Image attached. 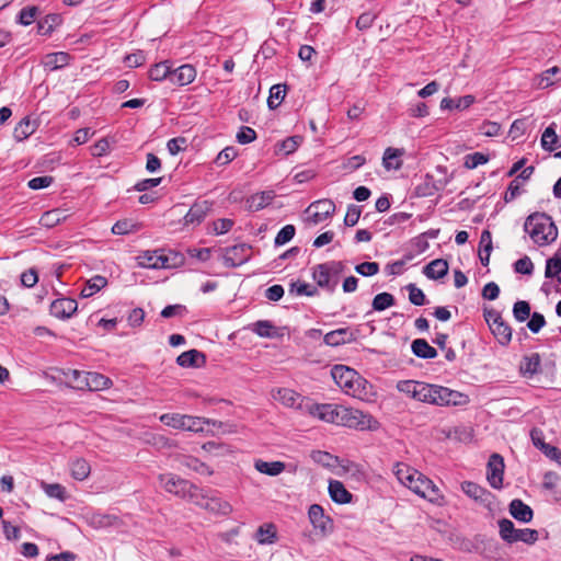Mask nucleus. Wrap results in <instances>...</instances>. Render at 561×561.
I'll use <instances>...</instances> for the list:
<instances>
[{
    "instance_id": "1",
    "label": "nucleus",
    "mask_w": 561,
    "mask_h": 561,
    "mask_svg": "<svg viewBox=\"0 0 561 561\" xmlns=\"http://www.w3.org/2000/svg\"><path fill=\"white\" fill-rule=\"evenodd\" d=\"M397 389L420 402L434 405H465L469 402V398L465 393L415 380H401L397 383Z\"/></svg>"
},
{
    "instance_id": "2",
    "label": "nucleus",
    "mask_w": 561,
    "mask_h": 561,
    "mask_svg": "<svg viewBox=\"0 0 561 561\" xmlns=\"http://www.w3.org/2000/svg\"><path fill=\"white\" fill-rule=\"evenodd\" d=\"M524 231L537 247H547L553 243L559 230L551 216L536 211L530 214L524 222Z\"/></svg>"
},
{
    "instance_id": "3",
    "label": "nucleus",
    "mask_w": 561,
    "mask_h": 561,
    "mask_svg": "<svg viewBox=\"0 0 561 561\" xmlns=\"http://www.w3.org/2000/svg\"><path fill=\"white\" fill-rule=\"evenodd\" d=\"M331 376L335 383L348 396L360 400H369L373 396V386L347 366L335 365L331 369Z\"/></svg>"
},
{
    "instance_id": "4",
    "label": "nucleus",
    "mask_w": 561,
    "mask_h": 561,
    "mask_svg": "<svg viewBox=\"0 0 561 561\" xmlns=\"http://www.w3.org/2000/svg\"><path fill=\"white\" fill-rule=\"evenodd\" d=\"M343 405L334 403H316L311 400L299 403V410L319 421L339 425Z\"/></svg>"
},
{
    "instance_id": "5",
    "label": "nucleus",
    "mask_w": 561,
    "mask_h": 561,
    "mask_svg": "<svg viewBox=\"0 0 561 561\" xmlns=\"http://www.w3.org/2000/svg\"><path fill=\"white\" fill-rule=\"evenodd\" d=\"M181 261L179 254L163 250H147L137 256V263L140 267L145 268H172L175 267Z\"/></svg>"
},
{
    "instance_id": "6",
    "label": "nucleus",
    "mask_w": 561,
    "mask_h": 561,
    "mask_svg": "<svg viewBox=\"0 0 561 561\" xmlns=\"http://www.w3.org/2000/svg\"><path fill=\"white\" fill-rule=\"evenodd\" d=\"M497 524L499 535L501 539L507 543L520 541L527 545H534L539 538L537 530L530 528H515L514 523L507 518L500 519Z\"/></svg>"
},
{
    "instance_id": "7",
    "label": "nucleus",
    "mask_w": 561,
    "mask_h": 561,
    "mask_svg": "<svg viewBox=\"0 0 561 561\" xmlns=\"http://www.w3.org/2000/svg\"><path fill=\"white\" fill-rule=\"evenodd\" d=\"M340 416L341 420L339 425L357 431H375L379 426L378 421L370 414L345 405H343Z\"/></svg>"
},
{
    "instance_id": "8",
    "label": "nucleus",
    "mask_w": 561,
    "mask_h": 561,
    "mask_svg": "<svg viewBox=\"0 0 561 561\" xmlns=\"http://www.w3.org/2000/svg\"><path fill=\"white\" fill-rule=\"evenodd\" d=\"M160 421L169 427L196 433L203 432L204 425L210 423L209 420L204 417L180 413H164L160 416Z\"/></svg>"
},
{
    "instance_id": "9",
    "label": "nucleus",
    "mask_w": 561,
    "mask_h": 561,
    "mask_svg": "<svg viewBox=\"0 0 561 561\" xmlns=\"http://www.w3.org/2000/svg\"><path fill=\"white\" fill-rule=\"evenodd\" d=\"M413 492L431 503L443 505L445 497L440 490L434 484V482L420 472V478L415 485H413Z\"/></svg>"
},
{
    "instance_id": "10",
    "label": "nucleus",
    "mask_w": 561,
    "mask_h": 561,
    "mask_svg": "<svg viewBox=\"0 0 561 561\" xmlns=\"http://www.w3.org/2000/svg\"><path fill=\"white\" fill-rule=\"evenodd\" d=\"M252 255L249 244L240 243L224 250L222 262L227 267H237L247 263Z\"/></svg>"
},
{
    "instance_id": "11",
    "label": "nucleus",
    "mask_w": 561,
    "mask_h": 561,
    "mask_svg": "<svg viewBox=\"0 0 561 561\" xmlns=\"http://www.w3.org/2000/svg\"><path fill=\"white\" fill-rule=\"evenodd\" d=\"M307 211L309 213V220L313 225H318L334 214L335 204L328 198L319 199L313 202Z\"/></svg>"
},
{
    "instance_id": "12",
    "label": "nucleus",
    "mask_w": 561,
    "mask_h": 561,
    "mask_svg": "<svg viewBox=\"0 0 561 561\" xmlns=\"http://www.w3.org/2000/svg\"><path fill=\"white\" fill-rule=\"evenodd\" d=\"M504 460L499 454H492L486 466V480L494 489H501L503 485Z\"/></svg>"
},
{
    "instance_id": "13",
    "label": "nucleus",
    "mask_w": 561,
    "mask_h": 561,
    "mask_svg": "<svg viewBox=\"0 0 561 561\" xmlns=\"http://www.w3.org/2000/svg\"><path fill=\"white\" fill-rule=\"evenodd\" d=\"M308 517L313 528L322 535L332 530V519L324 514V510L319 504H312L308 510Z\"/></svg>"
},
{
    "instance_id": "14",
    "label": "nucleus",
    "mask_w": 561,
    "mask_h": 561,
    "mask_svg": "<svg viewBox=\"0 0 561 561\" xmlns=\"http://www.w3.org/2000/svg\"><path fill=\"white\" fill-rule=\"evenodd\" d=\"M84 519L87 524L94 529L116 528L122 525L121 519L116 515L100 512L87 513Z\"/></svg>"
},
{
    "instance_id": "15",
    "label": "nucleus",
    "mask_w": 561,
    "mask_h": 561,
    "mask_svg": "<svg viewBox=\"0 0 561 561\" xmlns=\"http://www.w3.org/2000/svg\"><path fill=\"white\" fill-rule=\"evenodd\" d=\"M161 486L169 493L182 497L190 482L173 473H164L159 476Z\"/></svg>"
},
{
    "instance_id": "16",
    "label": "nucleus",
    "mask_w": 561,
    "mask_h": 561,
    "mask_svg": "<svg viewBox=\"0 0 561 561\" xmlns=\"http://www.w3.org/2000/svg\"><path fill=\"white\" fill-rule=\"evenodd\" d=\"M393 473L399 482L411 491H413V485H415L420 478V472L416 469L403 462H397L393 466Z\"/></svg>"
},
{
    "instance_id": "17",
    "label": "nucleus",
    "mask_w": 561,
    "mask_h": 561,
    "mask_svg": "<svg viewBox=\"0 0 561 561\" xmlns=\"http://www.w3.org/2000/svg\"><path fill=\"white\" fill-rule=\"evenodd\" d=\"M78 308V304L71 298H59L51 302L50 314L58 319H69Z\"/></svg>"
},
{
    "instance_id": "18",
    "label": "nucleus",
    "mask_w": 561,
    "mask_h": 561,
    "mask_svg": "<svg viewBox=\"0 0 561 561\" xmlns=\"http://www.w3.org/2000/svg\"><path fill=\"white\" fill-rule=\"evenodd\" d=\"M462 492L470 499L481 504H489L491 502L492 494L483 486L471 482L465 481L461 483Z\"/></svg>"
},
{
    "instance_id": "19",
    "label": "nucleus",
    "mask_w": 561,
    "mask_h": 561,
    "mask_svg": "<svg viewBox=\"0 0 561 561\" xmlns=\"http://www.w3.org/2000/svg\"><path fill=\"white\" fill-rule=\"evenodd\" d=\"M312 278L319 287L324 288L329 293H333L337 285V279H332L324 264H318L312 268Z\"/></svg>"
},
{
    "instance_id": "20",
    "label": "nucleus",
    "mask_w": 561,
    "mask_h": 561,
    "mask_svg": "<svg viewBox=\"0 0 561 561\" xmlns=\"http://www.w3.org/2000/svg\"><path fill=\"white\" fill-rule=\"evenodd\" d=\"M274 400L279 401L285 407L299 409V403L306 402L300 394L288 388H279L272 392Z\"/></svg>"
},
{
    "instance_id": "21",
    "label": "nucleus",
    "mask_w": 561,
    "mask_h": 561,
    "mask_svg": "<svg viewBox=\"0 0 561 561\" xmlns=\"http://www.w3.org/2000/svg\"><path fill=\"white\" fill-rule=\"evenodd\" d=\"M210 210V204L207 201L195 203L184 216L185 225H198Z\"/></svg>"
},
{
    "instance_id": "22",
    "label": "nucleus",
    "mask_w": 561,
    "mask_h": 561,
    "mask_svg": "<svg viewBox=\"0 0 561 561\" xmlns=\"http://www.w3.org/2000/svg\"><path fill=\"white\" fill-rule=\"evenodd\" d=\"M508 511L516 520L522 523H529L534 517L531 507L518 499L510 503Z\"/></svg>"
},
{
    "instance_id": "23",
    "label": "nucleus",
    "mask_w": 561,
    "mask_h": 561,
    "mask_svg": "<svg viewBox=\"0 0 561 561\" xmlns=\"http://www.w3.org/2000/svg\"><path fill=\"white\" fill-rule=\"evenodd\" d=\"M196 78V70L192 65H182L171 73V82L178 85H187Z\"/></svg>"
},
{
    "instance_id": "24",
    "label": "nucleus",
    "mask_w": 561,
    "mask_h": 561,
    "mask_svg": "<svg viewBox=\"0 0 561 561\" xmlns=\"http://www.w3.org/2000/svg\"><path fill=\"white\" fill-rule=\"evenodd\" d=\"M253 538L259 545H273L277 541V529L272 523H265L259 526Z\"/></svg>"
},
{
    "instance_id": "25",
    "label": "nucleus",
    "mask_w": 561,
    "mask_h": 561,
    "mask_svg": "<svg viewBox=\"0 0 561 561\" xmlns=\"http://www.w3.org/2000/svg\"><path fill=\"white\" fill-rule=\"evenodd\" d=\"M82 382H84V388H88L91 391L108 389L113 383L108 377L95 371H88L85 380Z\"/></svg>"
},
{
    "instance_id": "26",
    "label": "nucleus",
    "mask_w": 561,
    "mask_h": 561,
    "mask_svg": "<svg viewBox=\"0 0 561 561\" xmlns=\"http://www.w3.org/2000/svg\"><path fill=\"white\" fill-rule=\"evenodd\" d=\"M70 55L65 51L47 54L43 58V66L47 71H55L66 67L69 64Z\"/></svg>"
},
{
    "instance_id": "27",
    "label": "nucleus",
    "mask_w": 561,
    "mask_h": 561,
    "mask_svg": "<svg viewBox=\"0 0 561 561\" xmlns=\"http://www.w3.org/2000/svg\"><path fill=\"white\" fill-rule=\"evenodd\" d=\"M274 197L275 194L273 191H264L253 194L247 199V207L250 211H259L270 205Z\"/></svg>"
},
{
    "instance_id": "28",
    "label": "nucleus",
    "mask_w": 561,
    "mask_h": 561,
    "mask_svg": "<svg viewBox=\"0 0 561 561\" xmlns=\"http://www.w3.org/2000/svg\"><path fill=\"white\" fill-rule=\"evenodd\" d=\"M324 343L330 346H339L355 340V335L347 328L331 331L324 335Z\"/></svg>"
},
{
    "instance_id": "29",
    "label": "nucleus",
    "mask_w": 561,
    "mask_h": 561,
    "mask_svg": "<svg viewBox=\"0 0 561 561\" xmlns=\"http://www.w3.org/2000/svg\"><path fill=\"white\" fill-rule=\"evenodd\" d=\"M329 494L335 503L346 504L352 500V494L345 489L344 484L337 480L329 482Z\"/></svg>"
},
{
    "instance_id": "30",
    "label": "nucleus",
    "mask_w": 561,
    "mask_h": 561,
    "mask_svg": "<svg viewBox=\"0 0 561 561\" xmlns=\"http://www.w3.org/2000/svg\"><path fill=\"white\" fill-rule=\"evenodd\" d=\"M556 128L557 124L552 123L543 130L541 135V147L546 151L551 152L561 147V141L557 135Z\"/></svg>"
},
{
    "instance_id": "31",
    "label": "nucleus",
    "mask_w": 561,
    "mask_h": 561,
    "mask_svg": "<svg viewBox=\"0 0 561 561\" xmlns=\"http://www.w3.org/2000/svg\"><path fill=\"white\" fill-rule=\"evenodd\" d=\"M448 272V263L443 259L430 262L423 270L424 275L430 279H439Z\"/></svg>"
},
{
    "instance_id": "32",
    "label": "nucleus",
    "mask_w": 561,
    "mask_h": 561,
    "mask_svg": "<svg viewBox=\"0 0 561 561\" xmlns=\"http://www.w3.org/2000/svg\"><path fill=\"white\" fill-rule=\"evenodd\" d=\"M404 154L403 149L387 148L383 153L382 163L387 170H399L402 165L400 158Z\"/></svg>"
},
{
    "instance_id": "33",
    "label": "nucleus",
    "mask_w": 561,
    "mask_h": 561,
    "mask_svg": "<svg viewBox=\"0 0 561 561\" xmlns=\"http://www.w3.org/2000/svg\"><path fill=\"white\" fill-rule=\"evenodd\" d=\"M411 348L413 354L420 358L431 359L437 356L436 350L423 339L414 340L411 344Z\"/></svg>"
},
{
    "instance_id": "34",
    "label": "nucleus",
    "mask_w": 561,
    "mask_h": 561,
    "mask_svg": "<svg viewBox=\"0 0 561 561\" xmlns=\"http://www.w3.org/2000/svg\"><path fill=\"white\" fill-rule=\"evenodd\" d=\"M254 468L264 474L275 477L280 474L285 470V463L282 461H264V460H256L254 462Z\"/></svg>"
},
{
    "instance_id": "35",
    "label": "nucleus",
    "mask_w": 561,
    "mask_h": 561,
    "mask_svg": "<svg viewBox=\"0 0 561 561\" xmlns=\"http://www.w3.org/2000/svg\"><path fill=\"white\" fill-rule=\"evenodd\" d=\"M202 508L207 510L209 512L219 513L222 515H227L232 511V507L228 502L222 501L218 497L209 496L208 494L206 495Z\"/></svg>"
},
{
    "instance_id": "36",
    "label": "nucleus",
    "mask_w": 561,
    "mask_h": 561,
    "mask_svg": "<svg viewBox=\"0 0 561 561\" xmlns=\"http://www.w3.org/2000/svg\"><path fill=\"white\" fill-rule=\"evenodd\" d=\"M107 285V279L102 275H95L89 280H87L85 285L81 289V296L83 298L92 297L94 294L100 291Z\"/></svg>"
},
{
    "instance_id": "37",
    "label": "nucleus",
    "mask_w": 561,
    "mask_h": 561,
    "mask_svg": "<svg viewBox=\"0 0 561 561\" xmlns=\"http://www.w3.org/2000/svg\"><path fill=\"white\" fill-rule=\"evenodd\" d=\"M91 472L89 462L82 458H77L70 463L71 477L78 481L85 480Z\"/></svg>"
},
{
    "instance_id": "38",
    "label": "nucleus",
    "mask_w": 561,
    "mask_h": 561,
    "mask_svg": "<svg viewBox=\"0 0 561 561\" xmlns=\"http://www.w3.org/2000/svg\"><path fill=\"white\" fill-rule=\"evenodd\" d=\"M495 339L500 344L506 345L512 340V329L511 327L501 319L497 323H495L492 328H490Z\"/></svg>"
},
{
    "instance_id": "39",
    "label": "nucleus",
    "mask_w": 561,
    "mask_h": 561,
    "mask_svg": "<svg viewBox=\"0 0 561 561\" xmlns=\"http://www.w3.org/2000/svg\"><path fill=\"white\" fill-rule=\"evenodd\" d=\"M540 367V356L537 353H533L528 356H525L520 363V373L524 376L531 377L534 376Z\"/></svg>"
},
{
    "instance_id": "40",
    "label": "nucleus",
    "mask_w": 561,
    "mask_h": 561,
    "mask_svg": "<svg viewBox=\"0 0 561 561\" xmlns=\"http://www.w3.org/2000/svg\"><path fill=\"white\" fill-rule=\"evenodd\" d=\"M560 80L561 69L559 67H551L539 76L537 87L540 89H546Z\"/></svg>"
},
{
    "instance_id": "41",
    "label": "nucleus",
    "mask_w": 561,
    "mask_h": 561,
    "mask_svg": "<svg viewBox=\"0 0 561 561\" xmlns=\"http://www.w3.org/2000/svg\"><path fill=\"white\" fill-rule=\"evenodd\" d=\"M198 358H202V362L204 363L205 357L201 352L197 350H190L180 354L176 358V363L181 367H198Z\"/></svg>"
},
{
    "instance_id": "42",
    "label": "nucleus",
    "mask_w": 561,
    "mask_h": 561,
    "mask_svg": "<svg viewBox=\"0 0 561 561\" xmlns=\"http://www.w3.org/2000/svg\"><path fill=\"white\" fill-rule=\"evenodd\" d=\"M35 123L25 117L15 126L13 130V137L18 141H23L28 138L35 131Z\"/></svg>"
},
{
    "instance_id": "43",
    "label": "nucleus",
    "mask_w": 561,
    "mask_h": 561,
    "mask_svg": "<svg viewBox=\"0 0 561 561\" xmlns=\"http://www.w3.org/2000/svg\"><path fill=\"white\" fill-rule=\"evenodd\" d=\"M41 488L50 499H57L60 502H65L68 499L66 488L59 483L42 482Z\"/></svg>"
},
{
    "instance_id": "44",
    "label": "nucleus",
    "mask_w": 561,
    "mask_h": 561,
    "mask_svg": "<svg viewBox=\"0 0 561 561\" xmlns=\"http://www.w3.org/2000/svg\"><path fill=\"white\" fill-rule=\"evenodd\" d=\"M207 493L190 482V488H186L185 493L181 499L187 500L188 502L203 507Z\"/></svg>"
},
{
    "instance_id": "45",
    "label": "nucleus",
    "mask_w": 561,
    "mask_h": 561,
    "mask_svg": "<svg viewBox=\"0 0 561 561\" xmlns=\"http://www.w3.org/2000/svg\"><path fill=\"white\" fill-rule=\"evenodd\" d=\"M310 457L316 463L325 468H334L339 463V458L328 451L313 450Z\"/></svg>"
},
{
    "instance_id": "46",
    "label": "nucleus",
    "mask_w": 561,
    "mask_h": 561,
    "mask_svg": "<svg viewBox=\"0 0 561 561\" xmlns=\"http://www.w3.org/2000/svg\"><path fill=\"white\" fill-rule=\"evenodd\" d=\"M286 95L285 84H275L270 89L267 105L271 110L277 108Z\"/></svg>"
},
{
    "instance_id": "47",
    "label": "nucleus",
    "mask_w": 561,
    "mask_h": 561,
    "mask_svg": "<svg viewBox=\"0 0 561 561\" xmlns=\"http://www.w3.org/2000/svg\"><path fill=\"white\" fill-rule=\"evenodd\" d=\"M171 67L168 65V62H159L156 64L151 69L149 70V78L153 81H162L165 78H169L171 80Z\"/></svg>"
},
{
    "instance_id": "48",
    "label": "nucleus",
    "mask_w": 561,
    "mask_h": 561,
    "mask_svg": "<svg viewBox=\"0 0 561 561\" xmlns=\"http://www.w3.org/2000/svg\"><path fill=\"white\" fill-rule=\"evenodd\" d=\"M139 229V225L130 219H123L115 222L112 227L114 234L123 236L131 232H136Z\"/></svg>"
},
{
    "instance_id": "49",
    "label": "nucleus",
    "mask_w": 561,
    "mask_h": 561,
    "mask_svg": "<svg viewBox=\"0 0 561 561\" xmlns=\"http://www.w3.org/2000/svg\"><path fill=\"white\" fill-rule=\"evenodd\" d=\"M373 309L383 311L394 305V297L389 293H380L373 299Z\"/></svg>"
},
{
    "instance_id": "50",
    "label": "nucleus",
    "mask_w": 561,
    "mask_h": 561,
    "mask_svg": "<svg viewBox=\"0 0 561 561\" xmlns=\"http://www.w3.org/2000/svg\"><path fill=\"white\" fill-rule=\"evenodd\" d=\"M289 293L296 294L297 296L312 297L318 294V289L310 284L296 282L290 284Z\"/></svg>"
},
{
    "instance_id": "51",
    "label": "nucleus",
    "mask_w": 561,
    "mask_h": 561,
    "mask_svg": "<svg viewBox=\"0 0 561 561\" xmlns=\"http://www.w3.org/2000/svg\"><path fill=\"white\" fill-rule=\"evenodd\" d=\"M183 465L201 474H213V470L195 457H184Z\"/></svg>"
},
{
    "instance_id": "52",
    "label": "nucleus",
    "mask_w": 561,
    "mask_h": 561,
    "mask_svg": "<svg viewBox=\"0 0 561 561\" xmlns=\"http://www.w3.org/2000/svg\"><path fill=\"white\" fill-rule=\"evenodd\" d=\"M59 21L60 18L57 14L47 15L44 20L38 22V33L42 35L50 34Z\"/></svg>"
},
{
    "instance_id": "53",
    "label": "nucleus",
    "mask_w": 561,
    "mask_h": 561,
    "mask_svg": "<svg viewBox=\"0 0 561 561\" xmlns=\"http://www.w3.org/2000/svg\"><path fill=\"white\" fill-rule=\"evenodd\" d=\"M513 314L518 322H524L530 316V306L525 300H519L514 304Z\"/></svg>"
},
{
    "instance_id": "54",
    "label": "nucleus",
    "mask_w": 561,
    "mask_h": 561,
    "mask_svg": "<svg viewBox=\"0 0 561 561\" xmlns=\"http://www.w3.org/2000/svg\"><path fill=\"white\" fill-rule=\"evenodd\" d=\"M296 229L293 225L284 226L275 237V245H284L289 242L295 236Z\"/></svg>"
},
{
    "instance_id": "55",
    "label": "nucleus",
    "mask_w": 561,
    "mask_h": 561,
    "mask_svg": "<svg viewBox=\"0 0 561 561\" xmlns=\"http://www.w3.org/2000/svg\"><path fill=\"white\" fill-rule=\"evenodd\" d=\"M489 161V158L488 156L481 153V152H474V153H470V154H467L465 157V162H463V165L467 168V169H474L481 164H484Z\"/></svg>"
},
{
    "instance_id": "56",
    "label": "nucleus",
    "mask_w": 561,
    "mask_h": 561,
    "mask_svg": "<svg viewBox=\"0 0 561 561\" xmlns=\"http://www.w3.org/2000/svg\"><path fill=\"white\" fill-rule=\"evenodd\" d=\"M561 274V257L554 256L546 262L545 276L551 278Z\"/></svg>"
},
{
    "instance_id": "57",
    "label": "nucleus",
    "mask_w": 561,
    "mask_h": 561,
    "mask_svg": "<svg viewBox=\"0 0 561 561\" xmlns=\"http://www.w3.org/2000/svg\"><path fill=\"white\" fill-rule=\"evenodd\" d=\"M253 332L262 337H271L274 335V325L270 321H257L253 324Z\"/></svg>"
},
{
    "instance_id": "58",
    "label": "nucleus",
    "mask_w": 561,
    "mask_h": 561,
    "mask_svg": "<svg viewBox=\"0 0 561 561\" xmlns=\"http://www.w3.org/2000/svg\"><path fill=\"white\" fill-rule=\"evenodd\" d=\"M407 289L409 291V300L411 304L415 306L425 305V295L422 289L417 288L414 284H409Z\"/></svg>"
},
{
    "instance_id": "59",
    "label": "nucleus",
    "mask_w": 561,
    "mask_h": 561,
    "mask_svg": "<svg viewBox=\"0 0 561 561\" xmlns=\"http://www.w3.org/2000/svg\"><path fill=\"white\" fill-rule=\"evenodd\" d=\"M299 144V137H289L277 145L278 152H283L284 154L293 153L298 148Z\"/></svg>"
},
{
    "instance_id": "60",
    "label": "nucleus",
    "mask_w": 561,
    "mask_h": 561,
    "mask_svg": "<svg viewBox=\"0 0 561 561\" xmlns=\"http://www.w3.org/2000/svg\"><path fill=\"white\" fill-rule=\"evenodd\" d=\"M355 271L363 276H374L379 272V264L376 262H364L356 265Z\"/></svg>"
},
{
    "instance_id": "61",
    "label": "nucleus",
    "mask_w": 561,
    "mask_h": 561,
    "mask_svg": "<svg viewBox=\"0 0 561 561\" xmlns=\"http://www.w3.org/2000/svg\"><path fill=\"white\" fill-rule=\"evenodd\" d=\"M514 270L516 273L530 275L534 271V264L528 256H524L514 263Z\"/></svg>"
},
{
    "instance_id": "62",
    "label": "nucleus",
    "mask_w": 561,
    "mask_h": 561,
    "mask_svg": "<svg viewBox=\"0 0 561 561\" xmlns=\"http://www.w3.org/2000/svg\"><path fill=\"white\" fill-rule=\"evenodd\" d=\"M61 220V211L59 209H53L46 211L41 217V224L46 227H53Z\"/></svg>"
},
{
    "instance_id": "63",
    "label": "nucleus",
    "mask_w": 561,
    "mask_h": 561,
    "mask_svg": "<svg viewBox=\"0 0 561 561\" xmlns=\"http://www.w3.org/2000/svg\"><path fill=\"white\" fill-rule=\"evenodd\" d=\"M36 13H37L36 7L24 8L20 11L18 21L22 25H25V26L30 25L34 22Z\"/></svg>"
},
{
    "instance_id": "64",
    "label": "nucleus",
    "mask_w": 561,
    "mask_h": 561,
    "mask_svg": "<svg viewBox=\"0 0 561 561\" xmlns=\"http://www.w3.org/2000/svg\"><path fill=\"white\" fill-rule=\"evenodd\" d=\"M236 157L237 150L233 147H226L218 153L216 158V163L219 165H225L231 162Z\"/></svg>"
}]
</instances>
